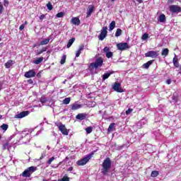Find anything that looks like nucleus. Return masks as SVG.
<instances>
[{"label": "nucleus", "mask_w": 181, "mask_h": 181, "mask_svg": "<svg viewBox=\"0 0 181 181\" xmlns=\"http://www.w3.org/2000/svg\"><path fill=\"white\" fill-rule=\"evenodd\" d=\"M104 64V59L103 57H99L98 58L96 59L95 62H92L89 64L88 69L90 71L94 70L95 69H98V67H103V65Z\"/></svg>", "instance_id": "nucleus-1"}, {"label": "nucleus", "mask_w": 181, "mask_h": 181, "mask_svg": "<svg viewBox=\"0 0 181 181\" xmlns=\"http://www.w3.org/2000/svg\"><path fill=\"white\" fill-rule=\"evenodd\" d=\"M102 168V173L105 176L107 172H110V169H111V159L110 158H106L104 160Z\"/></svg>", "instance_id": "nucleus-2"}, {"label": "nucleus", "mask_w": 181, "mask_h": 181, "mask_svg": "<svg viewBox=\"0 0 181 181\" xmlns=\"http://www.w3.org/2000/svg\"><path fill=\"white\" fill-rule=\"evenodd\" d=\"M95 152H97V150L90 152L85 158L78 160L76 163L78 166H84V165H86V163H88L90 159H91V158H93V156H94V154L95 153Z\"/></svg>", "instance_id": "nucleus-3"}, {"label": "nucleus", "mask_w": 181, "mask_h": 181, "mask_svg": "<svg viewBox=\"0 0 181 181\" xmlns=\"http://www.w3.org/2000/svg\"><path fill=\"white\" fill-rule=\"evenodd\" d=\"M36 170H37V167L30 166L22 173L21 176L23 177H30L32 173H34Z\"/></svg>", "instance_id": "nucleus-4"}, {"label": "nucleus", "mask_w": 181, "mask_h": 181, "mask_svg": "<svg viewBox=\"0 0 181 181\" xmlns=\"http://www.w3.org/2000/svg\"><path fill=\"white\" fill-rule=\"evenodd\" d=\"M55 125L58 127L59 131L63 135H69V130L66 129V125L63 124V123L58 122L56 123Z\"/></svg>", "instance_id": "nucleus-5"}, {"label": "nucleus", "mask_w": 181, "mask_h": 181, "mask_svg": "<svg viewBox=\"0 0 181 181\" xmlns=\"http://www.w3.org/2000/svg\"><path fill=\"white\" fill-rule=\"evenodd\" d=\"M108 28L107 26L103 27L100 30V34L98 35L99 40H103L105 37H107V34L108 33Z\"/></svg>", "instance_id": "nucleus-6"}, {"label": "nucleus", "mask_w": 181, "mask_h": 181, "mask_svg": "<svg viewBox=\"0 0 181 181\" xmlns=\"http://www.w3.org/2000/svg\"><path fill=\"white\" fill-rule=\"evenodd\" d=\"M159 56V53H158V51H148L145 54L146 57H151L152 59H156Z\"/></svg>", "instance_id": "nucleus-7"}, {"label": "nucleus", "mask_w": 181, "mask_h": 181, "mask_svg": "<svg viewBox=\"0 0 181 181\" xmlns=\"http://www.w3.org/2000/svg\"><path fill=\"white\" fill-rule=\"evenodd\" d=\"M117 48L118 50H127V49H129V45L127 42H120L117 45Z\"/></svg>", "instance_id": "nucleus-8"}, {"label": "nucleus", "mask_w": 181, "mask_h": 181, "mask_svg": "<svg viewBox=\"0 0 181 181\" xmlns=\"http://www.w3.org/2000/svg\"><path fill=\"white\" fill-rule=\"evenodd\" d=\"M35 76L36 72L34 69H30L28 71H26L24 74V77H25V78H32L33 77H35Z\"/></svg>", "instance_id": "nucleus-9"}, {"label": "nucleus", "mask_w": 181, "mask_h": 181, "mask_svg": "<svg viewBox=\"0 0 181 181\" xmlns=\"http://www.w3.org/2000/svg\"><path fill=\"white\" fill-rule=\"evenodd\" d=\"M112 88L115 91H117V93H124V89L121 88V83L118 82H115Z\"/></svg>", "instance_id": "nucleus-10"}, {"label": "nucleus", "mask_w": 181, "mask_h": 181, "mask_svg": "<svg viewBox=\"0 0 181 181\" xmlns=\"http://www.w3.org/2000/svg\"><path fill=\"white\" fill-rule=\"evenodd\" d=\"M170 11L173 13H179L181 12V7L177 5H172L170 6Z\"/></svg>", "instance_id": "nucleus-11"}, {"label": "nucleus", "mask_w": 181, "mask_h": 181, "mask_svg": "<svg viewBox=\"0 0 181 181\" xmlns=\"http://www.w3.org/2000/svg\"><path fill=\"white\" fill-rule=\"evenodd\" d=\"M71 23H72V25H75V26H78L80 23H81V21H80V18L78 17H74L71 20Z\"/></svg>", "instance_id": "nucleus-12"}, {"label": "nucleus", "mask_w": 181, "mask_h": 181, "mask_svg": "<svg viewBox=\"0 0 181 181\" xmlns=\"http://www.w3.org/2000/svg\"><path fill=\"white\" fill-rule=\"evenodd\" d=\"M81 107H83V105L73 103L71 105V110L76 111V110H80V108H81Z\"/></svg>", "instance_id": "nucleus-13"}, {"label": "nucleus", "mask_w": 181, "mask_h": 181, "mask_svg": "<svg viewBox=\"0 0 181 181\" xmlns=\"http://www.w3.org/2000/svg\"><path fill=\"white\" fill-rule=\"evenodd\" d=\"M76 119H79L80 121H83L87 118V113H79L76 116Z\"/></svg>", "instance_id": "nucleus-14"}, {"label": "nucleus", "mask_w": 181, "mask_h": 181, "mask_svg": "<svg viewBox=\"0 0 181 181\" xmlns=\"http://www.w3.org/2000/svg\"><path fill=\"white\" fill-rule=\"evenodd\" d=\"M15 61L10 59L5 64L6 69H11L13 64H15Z\"/></svg>", "instance_id": "nucleus-15"}, {"label": "nucleus", "mask_w": 181, "mask_h": 181, "mask_svg": "<svg viewBox=\"0 0 181 181\" xmlns=\"http://www.w3.org/2000/svg\"><path fill=\"white\" fill-rule=\"evenodd\" d=\"M30 112L29 111H23L20 112L18 115V118H24V117H27V115H29Z\"/></svg>", "instance_id": "nucleus-16"}, {"label": "nucleus", "mask_w": 181, "mask_h": 181, "mask_svg": "<svg viewBox=\"0 0 181 181\" xmlns=\"http://www.w3.org/2000/svg\"><path fill=\"white\" fill-rule=\"evenodd\" d=\"M94 11V6H90L89 10L86 12V18H90L91 16V13Z\"/></svg>", "instance_id": "nucleus-17"}, {"label": "nucleus", "mask_w": 181, "mask_h": 181, "mask_svg": "<svg viewBox=\"0 0 181 181\" xmlns=\"http://www.w3.org/2000/svg\"><path fill=\"white\" fill-rule=\"evenodd\" d=\"M49 42H50V38H47V39L42 40L40 42V46H45L46 45H48Z\"/></svg>", "instance_id": "nucleus-18"}, {"label": "nucleus", "mask_w": 181, "mask_h": 181, "mask_svg": "<svg viewBox=\"0 0 181 181\" xmlns=\"http://www.w3.org/2000/svg\"><path fill=\"white\" fill-rule=\"evenodd\" d=\"M153 64V60L148 61L146 63L143 64L144 69H149V66Z\"/></svg>", "instance_id": "nucleus-19"}, {"label": "nucleus", "mask_w": 181, "mask_h": 181, "mask_svg": "<svg viewBox=\"0 0 181 181\" xmlns=\"http://www.w3.org/2000/svg\"><path fill=\"white\" fill-rule=\"evenodd\" d=\"M115 131V123H111L107 129V132Z\"/></svg>", "instance_id": "nucleus-20"}, {"label": "nucleus", "mask_w": 181, "mask_h": 181, "mask_svg": "<svg viewBox=\"0 0 181 181\" xmlns=\"http://www.w3.org/2000/svg\"><path fill=\"white\" fill-rule=\"evenodd\" d=\"M76 41V38L75 37H72L71 38L68 44L66 45L67 49L71 47V45H73V43H74V42Z\"/></svg>", "instance_id": "nucleus-21"}, {"label": "nucleus", "mask_w": 181, "mask_h": 181, "mask_svg": "<svg viewBox=\"0 0 181 181\" xmlns=\"http://www.w3.org/2000/svg\"><path fill=\"white\" fill-rule=\"evenodd\" d=\"M42 62H43V57L37 58V59L34 60L33 63H34V64H40V63Z\"/></svg>", "instance_id": "nucleus-22"}, {"label": "nucleus", "mask_w": 181, "mask_h": 181, "mask_svg": "<svg viewBox=\"0 0 181 181\" xmlns=\"http://www.w3.org/2000/svg\"><path fill=\"white\" fill-rule=\"evenodd\" d=\"M173 63L175 66V67H179L180 64H179V60L177 59V58L176 57H175L173 59Z\"/></svg>", "instance_id": "nucleus-23"}, {"label": "nucleus", "mask_w": 181, "mask_h": 181, "mask_svg": "<svg viewBox=\"0 0 181 181\" xmlns=\"http://www.w3.org/2000/svg\"><path fill=\"white\" fill-rule=\"evenodd\" d=\"M158 21L161 23L165 22L166 21V16H165V14L160 15V16L158 17Z\"/></svg>", "instance_id": "nucleus-24"}, {"label": "nucleus", "mask_w": 181, "mask_h": 181, "mask_svg": "<svg viewBox=\"0 0 181 181\" xmlns=\"http://www.w3.org/2000/svg\"><path fill=\"white\" fill-rule=\"evenodd\" d=\"M111 74H114V72L105 73L103 75V80H107V78H108Z\"/></svg>", "instance_id": "nucleus-25"}, {"label": "nucleus", "mask_w": 181, "mask_h": 181, "mask_svg": "<svg viewBox=\"0 0 181 181\" xmlns=\"http://www.w3.org/2000/svg\"><path fill=\"white\" fill-rule=\"evenodd\" d=\"M122 35V30L120 28H117L115 33V37H119Z\"/></svg>", "instance_id": "nucleus-26"}, {"label": "nucleus", "mask_w": 181, "mask_h": 181, "mask_svg": "<svg viewBox=\"0 0 181 181\" xmlns=\"http://www.w3.org/2000/svg\"><path fill=\"white\" fill-rule=\"evenodd\" d=\"M168 54H169V49L165 48L164 49L162 50L161 52V55L162 56H168Z\"/></svg>", "instance_id": "nucleus-27"}, {"label": "nucleus", "mask_w": 181, "mask_h": 181, "mask_svg": "<svg viewBox=\"0 0 181 181\" xmlns=\"http://www.w3.org/2000/svg\"><path fill=\"white\" fill-rule=\"evenodd\" d=\"M115 28V21H112L109 25V29L110 30H114Z\"/></svg>", "instance_id": "nucleus-28"}, {"label": "nucleus", "mask_w": 181, "mask_h": 181, "mask_svg": "<svg viewBox=\"0 0 181 181\" xmlns=\"http://www.w3.org/2000/svg\"><path fill=\"white\" fill-rule=\"evenodd\" d=\"M1 129H2L3 131H4V132L8 130V129L9 128V125L6 124H3L1 127H0Z\"/></svg>", "instance_id": "nucleus-29"}, {"label": "nucleus", "mask_w": 181, "mask_h": 181, "mask_svg": "<svg viewBox=\"0 0 181 181\" xmlns=\"http://www.w3.org/2000/svg\"><path fill=\"white\" fill-rule=\"evenodd\" d=\"M159 175V172L158 171H156V170H153L151 172V177H157V176Z\"/></svg>", "instance_id": "nucleus-30"}, {"label": "nucleus", "mask_w": 181, "mask_h": 181, "mask_svg": "<svg viewBox=\"0 0 181 181\" xmlns=\"http://www.w3.org/2000/svg\"><path fill=\"white\" fill-rule=\"evenodd\" d=\"M149 38V34L148 33H144L142 36H141V39L142 40H148V39Z\"/></svg>", "instance_id": "nucleus-31"}, {"label": "nucleus", "mask_w": 181, "mask_h": 181, "mask_svg": "<svg viewBox=\"0 0 181 181\" xmlns=\"http://www.w3.org/2000/svg\"><path fill=\"white\" fill-rule=\"evenodd\" d=\"M67 56L66 54H64L62 57V59L60 61V64H64V63H66V59Z\"/></svg>", "instance_id": "nucleus-32"}, {"label": "nucleus", "mask_w": 181, "mask_h": 181, "mask_svg": "<svg viewBox=\"0 0 181 181\" xmlns=\"http://www.w3.org/2000/svg\"><path fill=\"white\" fill-rule=\"evenodd\" d=\"M112 56H114V53H112V52H107V53H106V57L107 58V59H111V57H112Z\"/></svg>", "instance_id": "nucleus-33"}, {"label": "nucleus", "mask_w": 181, "mask_h": 181, "mask_svg": "<svg viewBox=\"0 0 181 181\" xmlns=\"http://www.w3.org/2000/svg\"><path fill=\"white\" fill-rule=\"evenodd\" d=\"M6 149H9V143L6 142L3 145V151H6Z\"/></svg>", "instance_id": "nucleus-34"}, {"label": "nucleus", "mask_w": 181, "mask_h": 181, "mask_svg": "<svg viewBox=\"0 0 181 181\" xmlns=\"http://www.w3.org/2000/svg\"><path fill=\"white\" fill-rule=\"evenodd\" d=\"M47 8L49 11H52L53 9V5H52L50 1L47 4Z\"/></svg>", "instance_id": "nucleus-35"}, {"label": "nucleus", "mask_w": 181, "mask_h": 181, "mask_svg": "<svg viewBox=\"0 0 181 181\" xmlns=\"http://www.w3.org/2000/svg\"><path fill=\"white\" fill-rule=\"evenodd\" d=\"M70 101H71V98H66L64 100H63V104H70Z\"/></svg>", "instance_id": "nucleus-36"}, {"label": "nucleus", "mask_w": 181, "mask_h": 181, "mask_svg": "<svg viewBox=\"0 0 181 181\" xmlns=\"http://www.w3.org/2000/svg\"><path fill=\"white\" fill-rule=\"evenodd\" d=\"M86 134H91V132H93V127H88L86 129Z\"/></svg>", "instance_id": "nucleus-37"}, {"label": "nucleus", "mask_w": 181, "mask_h": 181, "mask_svg": "<svg viewBox=\"0 0 181 181\" xmlns=\"http://www.w3.org/2000/svg\"><path fill=\"white\" fill-rule=\"evenodd\" d=\"M61 181H70V177L65 175L62 179Z\"/></svg>", "instance_id": "nucleus-38"}, {"label": "nucleus", "mask_w": 181, "mask_h": 181, "mask_svg": "<svg viewBox=\"0 0 181 181\" xmlns=\"http://www.w3.org/2000/svg\"><path fill=\"white\" fill-rule=\"evenodd\" d=\"M56 16H57V18H63V16H64V13L59 12V13H57Z\"/></svg>", "instance_id": "nucleus-39"}, {"label": "nucleus", "mask_w": 181, "mask_h": 181, "mask_svg": "<svg viewBox=\"0 0 181 181\" xmlns=\"http://www.w3.org/2000/svg\"><path fill=\"white\" fill-rule=\"evenodd\" d=\"M54 159H55L54 156H52V158H50L47 160L48 165H52V162H53V160H54Z\"/></svg>", "instance_id": "nucleus-40"}, {"label": "nucleus", "mask_w": 181, "mask_h": 181, "mask_svg": "<svg viewBox=\"0 0 181 181\" xmlns=\"http://www.w3.org/2000/svg\"><path fill=\"white\" fill-rule=\"evenodd\" d=\"M132 111H134L133 109L129 108V109L126 111V115H129V114H131V112H132Z\"/></svg>", "instance_id": "nucleus-41"}, {"label": "nucleus", "mask_w": 181, "mask_h": 181, "mask_svg": "<svg viewBox=\"0 0 181 181\" xmlns=\"http://www.w3.org/2000/svg\"><path fill=\"white\" fill-rule=\"evenodd\" d=\"M84 47H85L84 45L82 44V45H79V48L78 50L83 52V50H84Z\"/></svg>", "instance_id": "nucleus-42"}, {"label": "nucleus", "mask_w": 181, "mask_h": 181, "mask_svg": "<svg viewBox=\"0 0 181 181\" xmlns=\"http://www.w3.org/2000/svg\"><path fill=\"white\" fill-rule=\"evenodd\" d=\"M103 52H105V53H108V52H110V47H105L103 49Z\"/></svg>", "instance_id": "nucleus-43"}, {"label": "nucleus", "mask_w": 181, "mask_h": 181, "mask_svg": "<svg viewBox=\"0 0 181 181\" xmlns=\"http://www.w3.org/2000/svg\"><path fill=\"white\" fill-rule=\"evenodd\" d=\"M80 54H81V52L78 49L76 53V57H80Z\"/></svg>", "instance_id": "nucleus-44"}, {"label": "nucleus", "mask_w": 181, "mask_h": 181, "mask_svg": "<svg viewBox=\"0 0 181 181\" xmlns=\"http://www.w3.org/2000/svg\"><path fill=\"white\" fill-rule=\"evenodd\" d=\"M4 11V6L2 5L1 3H0V13H2Z\"/></svg>", "instance_id": "nucleus-45"}, {"label": "nucleus", "mask_w": 181, "mask_h": 181, "mask_svg": "<svg viewBox=\"0 0 181 181\" xmlns=\"http://www.w3.org/2000/svg\"><path fill=\"white\" fill-rule=\"evenodd\" d=\"M42 53H43V51L42 49H40L39 51H37L36 54H37V56H39V55L42 54Z\"/></svg>", "instance_id": "nucleus-46"}, {"label": "nucleus", "mask_w": 181, "mask_h": 181, "mask_svg": "<svg viewBox=\"0 0 181 181\" xmlns=\"http://www.w3.org/2000/svg\"><path fill=\"white\" fill-rule=\"evenodd\" d=\"M45 18H46V16H45V14H42V15L40 16V21H42L43 19H45Z\"/></svg>", "instance_id": "nucleus-47"}, {"label": "nucleus", "mask_w": 181, "mask_h": 181, "mask_svg": "<svg viewBox=\"0 0 181 181\" xmlns=\"http://www.w3.org/2000/svg\"><path fill=\"white\" fill-rule=\"evenodd\" d=\"M9 5V1L8 0H4V6H8Z\"/></svg>", "instance_id": "nucleus-48"}, {"label": "nucleus", "mask_w": 181, "mask_h": 181, "mask_svg": "<svg viewBox=\"0 0 181 181\" xmlns=\"http://www.w3.org/2000/svg\"><path fill=\"white\" fill-rule=\"evenodd\" d=\"M19 29L21 30H23L25 29V25L22 24L20 27H19Z\"/></svg>", "instance_id": "nucleus-49"}, {"label": "nucleus", "mask_w": 181, "mask_h": 181, "mask_svg": "<svg viewBox=\"0 0 181 181\" xmlns=\"http://www.w3.org/2000/svg\"><path fill=\"white\" fill-rule=\"evenodd\" d=\"M41 50H42V52L44 53V52H47V47H44L41 49Z\"/></svg>", "instance_id": "nucleus-50"}, {"label": "nucleus", "mask_w": 181, "mask_h": 181, "mask_svg": "<svg viewBox=\"0 0 181 181\" xmlns=\"http://www.w3.org/2000/svg\"><path fill=\"white\" fill-rule=\"evenodd\" d=\"M27 83H28V84H32V83H33V80H32V79H28V80L27 81Z\"/></svg>", "instance_id": "nucleus-51"}, {"label": "nucleus", "mask_w": 181, "mask_h": 181, "mask_svg": "<svg viewBox=\"0 0 181 181\" xmlns=\"http://www.w3.org/2000/svg\"><path fill=\"white\" fill-rule=\"evenodd\" d=\"M37 77L38 78H40V77H42V74H41L40 72L37 73Z\"/></svg>", "instance_id": "nucleus-52"}, {"label": "nucleus", "mask_w": 181, "mask_h": 181, "mask_svg": "<svg viewBox=\"0 0 181 181\" xmlns=\"http://www.w3.org/2000/svg\"><path fill=\"white\" fill-rule=\"evenodd\" d=\"M170 83H172V79H168L166 81V84H170Z\"/></svg>", "instance_id": "nucleus-53"}, {"label": "nucleus", "mask_w": 181, "mask_h": 181, "mask_svg": "<svg viewBox=\"0 0 181 181\" xmlns=\"http://www.w3.org/2000/svg\"><path fill=\"white\" fill-rule=\"evenodd\" d=\"M175 2V0H168V4H173Z\"/></svg>", "instance_id": "nucleus-54"}, {"label": "nucleus", "mask_w": 181, "mask_h": 181, "mask_svg": "<svg viewBox=\"0 0 181 181\" xmlns=\"http://www.w3.org/2000/svg\"><path fill=\"white\" fill-rule=\"evenodd\" d=\"M67 170L68 172H71V170H73V167H69Z\"/></svg>", "instance_id": "nucleus-55"}, {"label": "nucleus", "mask_w": 181, "mask_h": 181, "mask_svg": "<svg viewBox=\"0 0 181 181\" xmlns=\"http://www.w3.org/2000/svg\"><path fill=\"white\" fill-rule=\"evenodd\" d=\"M0 119H2V115H0Z\"/></svg>", "instance_id": "nucleus-56"}, {"label": "nucleus", "mask_w": 181, "mask_h": 181, "mask_svg": "<svg viewBox=\"0 0 181 181\" xmlns=\"http://www.w3.org/2000/svg\"><path fill=\"white\" fill-rule=\"evenodd\" d=\"M25 25H28V21H25Z\"/></svg>", "instance_id": "nucleus-57"}, {"label": "nucleus", "mask_w": 181, "mask_h": 181, "mask_svg": "<svg viewBox=\"0 0 181 181\" xmlns=\"http://www.w3.org/2000/svg\"><path fill=\"white\" fill-rule=\"evenodd\" d=\"M42 181H49V180H47L46 179H43Z\"/></svg>", "instance_id": "nucleus-58"}, {"label": "nucleus", "mask_w": 181, "mask_h": 181, "mask_svg": "<svg viewBox=\"0 0 181 181\" xmlns=\"http://www.w3.org/2000/svg\"><path fill=\"white\" fill-rule=\"evenodd\" d=\"M40 159H43V156H41Z\"/></svg>", "instance_id": "nucleus-59"}, {"label": "nucleus", "mask_w": 181, "mask_h": 181, "mask_svg": "<svg viewBox=\"0 0 181 181\" xmlns=\"http://www.w3.org/2000/svg\"><path fill=\"white\" fill-rule=\"evenodd\" d=\"M2 138V136L0 134V139Z\"/></svg>", "instance_id": "nucleus-60"}, {"label": "nucleus", "mask_w": 181, "mask_h": 181, "mask_svg": "<svg viewBox=\"0 0 181 181\" xmlns=\"http://www.w3.org/2000/svg\"><path fill=\"white\" fill-rule=\"evenodd\" d=\"M115 0H111L112 2H114Z\"/></svg>", "instance_id": "nucleus-61"}, {"label": "nucleus", "mask_w": 181, "mask_h": 181, "mask_svg": "<svg viewBox=\"0 0 181 181\" xmlns=\"http://www.w3.org/2000/svg\"><path fill=\"white\" fill-rule=\"evenodd\" d=\"M2 90V88H1V86H0V91Z\"/></svg>", "instance_id": "nucleus-62"}, {"label": "nucleus", "mask_w": 181, "mask_h": 181, "mask_svg": "<svg viewBox=\"0 0 181 181\" xmlns=\"http://www.w3.org/2000/svg\"><path fill=\"white\" fill-rule=\"evenodd\" d=\"M0 42H1V37H0Z\"/></svg>", "instance_id": "nucleus-63"}]
</instances>
